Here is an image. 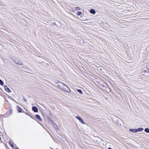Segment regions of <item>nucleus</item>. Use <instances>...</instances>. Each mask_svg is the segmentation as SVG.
<instances>
[{"label":"nucleus","mask_w":149,"mask_h":149,"mask_svg":"<svg viewBox=\"0 0 149 149\" xmlns=\"http://www.w3.org/2000/svg\"><path fill=\"white\" fill-rule=\"evenodd\" d=\"M75 8V10L76 11H77L81 10V8L79 7H76Z\"/></svg>","instance_id":"15"},{"label":"nucleus","mask_w":149,"mask_h":149,"mask_svg":"<svg viewBox=\"0 0 149 149\" xmlns=\"http://www.w3.org/2000/svg\"><path fill=\"white\" fill-rule=\"evenodd\" d=\"M77 92H79L80 94H83V93L82 91L80 89H77Z\"/></svg>","instance_id":"12"},{"label":"nucleus","mask_w":149,"mask_h":149,"mask_svg":"<svg viewBox=\"0 0 149 149\" xmlns=\"http://www.w3.org/2000/svg\"><path fill=\"white\" fill-rule=\"evenodd\" d=\"M24 113H25L26 114L28 115L29 116V114H28V113H27V112H26L25 111H24Z\"/></svg>","instance_id":"20"},{"label":"nucleus","mask_w":149,"mask_h":149,"mask_svg":"<svg viewBox=\"0 0 149 149\" xmlns=\"http://www.w3.org/2000/svg\"><path fill=\"white\" fill-rule=\"evenodd\" d=\"M82 13L81 12L78 11L77 12V15H80Z\"/></svg>","instance_id":"17"},{"label":"nucleus","mask_w":149,"mask_h":149,"mask_svg":"<svg viewBox=\"0 0 149 149\" xmlns=\"http://www.w3.org/2000/svg\"><path fill=\"white\" fill-rule=\"evenodd\" d=\"M17 109L18 111L20 113H24V111L20 107L18 106H17Z\"/></svg>","instance_id":"4"},{"label":"nucleus","mask_w":149,"mask_h":149,"mask_svg":"<svg viewBox=\"0 0 149 149\" xmlns=\"http://www.w3.org/2000/svg\"><path fill=\"white\" fill-rule=\"evenodd\" d=\"M15 149H19L18 148H15Z\"/></svg>","instance_id":"22"},{"label":"nucleus","mask_w":149,"mask_h":149,"mask_svg":"<svg viewBox=\"0 0 149 149\" xmlns=\"http://www.w3.org/2000/svg\"><path fill=\"white\" fill-rule=\"evenodd\" d=\"M36 117L38 118V119L40 120L41 121H42V120L41 119V118L40 116V115L38 114H36Z\"/></svg>","instance_id":"11"},{"label":"nucleus","mask_w":149,"mask_h":149,"mask_svg":"<svg viewBox=\"0 0 149 149\" xmlns=\"http://www.w3.org/2000/svg\"><path fill=\"white\" fill-rule=\"evenodd\" d=\"M57 86L61 89L68 93H69L70 89L67 85L60 81L58 82Z\"/></svg>","instance_id":"1"},{"label":"nucleus","mask_w":149,"mask_h":149,"mask_svg":"<svg viewBox=\"0 0 149 149\" xmlns=\"http://www.w3.org/2000/svg\"><path fill=\"white\" fill-rule=\"evenodd\" d=\"M4 88L5 90L7 92H10V90L9 88L7 86L4 85Z\"/></svg>","instance_id":"6"},{"label":"nucleus","mask_w":149,"mask_h":149,"mask_svg":"<svg viewBox=\"0 0 149 149\" xmlns=\"http://www.w3.org/2000/svg\"><path fill=\"white\" fill-rule=\"evenodd\" d=\"M4 83L3 81L1 79H0V84L1 85H3Z\"/></svg>","instance_id":"16"},{"label":"nucleus","mask_w":149,"mask_h":149,"mask_svg":"<svg viewBox=\"0 0 149 149\" xmlns=\"http://www.w3.org/2000/svg\"><path fill=\"white\" fill-rule=\"evenodd\" d=\"M76 118L78 119L81 122V123L85 124V123L84 122L83 119L80 117L77 116H76Z\"/></svg>","instance_id":"3"},{"label":"nucleus","mask_w":149,"mask_h":149,"mask_svg":"<svg viewBox=\"0 0 149 149\" xmlns=\"http://www.w3.org/2000/svg\"><path fill=\"white\" fill-rule=\"evenodd\" d=\"M108 149H112V148H108Z\"/></svg>","instance_id":"23"},{"label":"nucleus","mask_w":149,"mask_h":149,"mask_svg":"<svg viewBox=\"0 0 149 149\" xmlns=\"http://www.w3.org/2000/svg\"><path fill=\"white\" fill-rule=\"evenodd\" d=\"M142 73L143 75L149 77V64H147L146 67L143 69Z\"/></svg>","instance_id":"2"},{"label":"nucleus","mask_w":149,"mask_h":149,"mask_svg":"<svg viewBox=\"0 0 149 149\" xmlns=\"http://www.w3.org/2000/svg\"><path fill=\"white\" fill-rule=\"evenodd\" d=\"M53 126H54L55 129H56V130H58V126L56 125L55 124V123H54V124L53 125Z\"/></svg>","instance_id":"13"},{"label":"nucleus","mask_w":149,"mask_h":149,"mask_svg":"<svg viewBox=\"0 0 149 149\" xmlns=\"http://www.w3.org/2000/svg\"><path fill=\"white\" fill-rule=\"evenodd\" d=\"M51 123H52V124H53V123L54 124V120H52L51 121Z\"/></svg>","instance_id":"19"},{"label":"nucleus","mask_w":149,"mask_h":149,"mask_svg":"<svg viewBox=\"0 0 149 149\" xmlns=\"http://www.w3.org/2000/svg\"><path fill=\"white\" fill-rule=\"evenodd\" d=\"M129 130L130 132H132L133 133L137 132L136 129H130Z\"/></svg>","instance_id":"8"},{"label":"nucleus","mask_w":149,"mask_h":149,"mask_svg":"<svg viewBox=\"0 0 149 149\" xmlns=\"http://www.w3.org/2000/svg\"><path fill=\"white\" fill-rule=\"evenodd\" d=\"M15 62L17 64L19 65H22V61H20V60H15Z\"/></svg>","instance_id":"7"},{"label":"nucleus","mask_w":149,"mask_h":149,"mask_svg":"<svg viewBox=\"0 0 149 149\" xmlns=\"http://www.w3.org/2000/svg\"><path fill=\"white\" fill-rule=\"evenodd\" d=\"M143 130V128L140 127L138 129H136V132H141Z\"/></svg>","instance_id":"10"},{"label":"nucleus","mask_w":149,"mask_h":149,"mask_svg":"<svg viewBox=\"0 0 149 149\" xmlns=\"http://www.w3.org/2000/svg\"><path fill=\"white\" fill-rule=\"evenodd\" d=\"M29 116L30 117H31V118H33V119H34V118L33 117H32L31 116V115H30V114H29Z\"/></svg>","instance_id":"21"},{"label":"nucleus","mask_w":149,"mask_h":149,"mask_svg":"<svg viewBox=\"0 0 149 149\" xmlns=\"http://www.w3.org/2000/svg\"><path fill=\"white\" fill-rule=\"evenodd\" d=\"M90 12L91 14H94L95 13V11L94 10L91 9L90 10Z\"/></svg>","instance_id":"9"},{"label":"nucleus","mask_w":149,"mask_h":149,"mask_svg":"<svg viewBox=\"0 0 149 149\" xmlns=\"http://www.w3.org/2000/svg\"><path fill=\"white\" fill-rule=\"evenodd\" d=\"M144 131L146 133H149V129L148 128H146L144 130Z\"/></svg>","instance_id":"14"},{"label":"nucleus","mask_w":149,"mask_h":149,"mask_svg":"<svg viewBox=\"0 0 149 149\" xmlns=\"http://www.w3.org/2000/svg\"><path fill=\"white\" fill-rule=\"evenodd\" d=\"M10 144L12 147H14V146L13 143L10 141Z\"/></svg>","instance_id":"18"},{"label":"nucleus","mask_w":149,"mask_h":149,"mask_svg":"<svg viewBox=\"0 0 149 149\" xmlns=\"http://www.w3.org/2000/svg\"><path fill=\"white\" fill-rule=\"evenodd\" d=\"M32 109L35 112H37L38 111V108L36 106H33L32 108Z\"/></svg>","instance_id":"5"}]
</instances>
